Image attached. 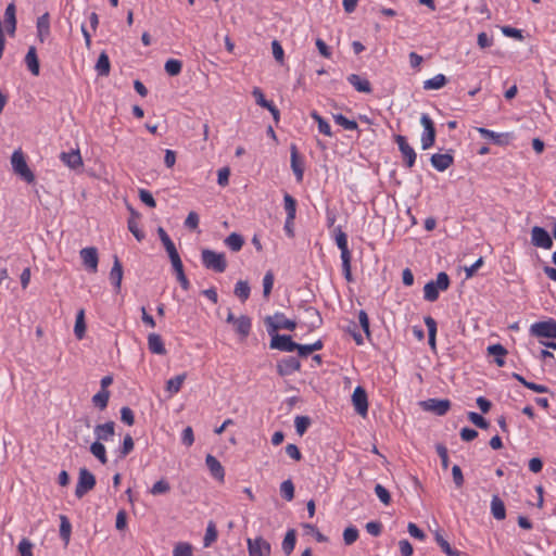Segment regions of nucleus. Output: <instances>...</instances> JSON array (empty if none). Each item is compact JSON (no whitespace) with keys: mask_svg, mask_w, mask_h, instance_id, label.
I'll return each mask as SVG.
<instances>
[{"mask_svg":"<svg viewBox=\"0 0 556 556\" xmlns=\"http://www.w3.org/2000/svg\"><path fill=\"white\" fill-rule=\"evenodd\" d=\"M296 542V532L294 529H290L287 531L285 539L282 541V551L283 553L289 556L294 547Z\"/></svg>","mask_w":556,"mask_h":556,"instance_id":"33","label":"nucleus"},{"mask_svg":"<svg viewBox=\"0 0 556 556\" xmlns=\"http://www.w3.org/2000/svg\"><path fill=\"white\" fill-rule=\"evenodd\" d=\"M25 64H26L27 68L29 70V72L34 76L39 75L40 65H39V60H38V55H37V50L34 46H30L28 48V51L25 55Z\"/></svg>","mask_w":556,"mask_h":556,"instance_id":"20","label":"nucleus"},{"mask_svg":"<svg viewBox=\"0 0 556 556\" xmlns=\"http://www.w3.org/2000/svg\"><path fill=\"white\" fill-rule=\"evenodd\" d=\"M394 140L399 146V150L402 153L405 165L408 168L413 167L416 162L417 154H416L415 150L407 142L406 137H404L402 135H396L394 137Z\"/></svg>","mask_w":556,"mask_h":556,"instance_id":"11","label":"nucleus"},{"mask_svg":"<svg viewBox=\"0 0 556 556\" xmlns=\"http://www.w3.org/2000/svg\"><path fill=\"white\" fill-rule=\"evenodd\" d=\"M115 433V424L114 421H108L105 424H100L94 427V435L98 442L109 441L113 438Z\"/></svg>","mask_w":556,"mask_h":556,"instance_id":"16","label":"nucleus"},{"mask_svg":"<svg viewBox=\"0 0 556 556\" xmlns=\"http://www.w3.org/2000/svg\"><path fill=\"white\" fill-rule=\"evenodd\" d=\"M274 279V274L270 270L263 278V294L265 298H268L273 290Z\"/></svg>","mask_w":556,"mask_h":556,"instance_id":"53","label":"nucleus"},{"mask_svg":"<svg viewBox=\"0 0 556 556\" xmlns=\"http://www.w3.org/2000/svg\"><path fill=\"white\" fill-rule=\"evenodd\" d=\"M134 440L130 434H126L123 445L119 450L121 457L127 456L134 450Z\"/></svg>","mask_w":556,"mask_h":556,"instance_id":"59","label":"nucleus"},{"mask_svg":"<svg viewBox=\"0 0 556 556\" xmlns=\"http://www.w3.org/2000/svg\"><path fill=\"white\" fill-rule=\"evenodd\" d=\"M291 168L296 177L298 181L303 179L304 168L302 163L300 162L299 151L295 144H291Z\"/></svg>","mask_w":556,"mask_h":556,"instance_id":"24","label":"nucleus"},{"mask_svg":"<svg viewBox=\"0 0 556 556\" xmlns=\"http://www.w3.org/2000/svg\"><path fill=\"white\" fill-rule=\"evenodd\" d=\"M420 406L427 412H432L438 416H444L451 408V402L447 399H428L420 402Z\"/></svg>","mask_w":556,"mask_h":556,"instance_id":"10","label":"nucleus"},{"mask_svg":"<svg viewBox=\"0 0 556 556\" xmlns=\"http://www.w3.org/2000/svg\"><path fill=\"white\" fill-rule=\"evenodd\" d=\"M110 399V392L108 390H100L92 396V403L100 409H104L108 406Z\"/></svg>","mask_w":556,"mask_h":556,"instance_id":"45","label":"nucleus"},{"mask_svg":"<svg viewBox=\"0 0 556 556\" xmlns=\"http://www.w3.org/2000/svg\"><path fill=\"white\" fill-rule=\"evenodd\" d=\"M123 279V266L117 255L113 256V266L110 271V280L117 291L121 290Z\"/></svg>","mask_w":556,"mask_h":556,"instance_id":"19","label":"nucleus"},{"mask_svg":"<svg viewBox=\"0 0 556 556\" xmlns=\"http://www.w3.org/2000/svg\"><path fill=\"white\" fill-rule=\"evenodd\" d=\"M431 165L439 172H444L454 163V157L450 153H435L430 159Z\"/></svg>","mask_w":556,"mask_h":556,"instance_id":"17","label":"nucleus"},{"mask_svg":"<svg viewBox=\"0 0 556 556\" xmlns=\"http://www.w3.org/2000/svg\"><path fill=\"white\" fill-rule=\"evenodd\" d=\"M60 521H61V525H60V536L62 538V540L67 545L68 542H70V538H71L72 526H71V522H70L68 518L66 516H64V515L60 516Z\"/></svg>","mask_w":556,"mask_h":556,"instance_id":"38","label":"nucleus"},{"mask_svg":"<svg viewBox=\"0 0 556 556\" xmlns=\"http://www.w3.org/2000/svg\"><path fill=\"white\" fill-rule=\"evenodd\" d=\"M435 541L447 556H462L459 552L451 547L450 543L440 534V532H435Z\"/></svg>","mask_w":556,"mask_h":556,"instance_id":"44","label":"nucleus"},{"mask_svg":"<svg viewBox=\"0 0 556 556\" xmlns=\"http://www.w3.org/2000/svg\"><path fill=\"white\" fill-rule=\"evenodd\" d=\"M99 76H108L110 74L111 64L106 52L102 51L94 66Z\"/></svg>","mask_w":556,"mask_h":556,"instance_id":"30","label":"nucleus"},{"mask_svg":"<svg viewBox=\"0 0 556 556\" xmlns=\"http://www.w3.org/2000/svg\"><path fill=\"white\" fill-rule=\"evenodd\" d=\"M491 514L496 520H504L506 518V508L498 495L492 496Z\"/></svg>","mask_w":556,"mask_h":556,"instance_id":"27","label":"nucleus"},{"mask_svg":"<svg viewBox=\"0 0 556 556\" xmlns=\"http://www.w3.org/2000/svg\"><path fill=\"white\" fill-rule=\"evenodd\" d=\"M468 419L480 429H488L490 426V424L476 412H469Z\"/></svg>","mask_w":556,"mask_h":556,"instance_id":"55","label":"nucleus"},{"mask_svg":"<svg viewBox=\"0 0 556 556\" xmlns=\"http://www.w3.org/2000/svg\"><path fill=\"white\" fill-rule=\"evenodd\" d=\"M265 325L267 327L268 334L277 332L279 329L294 330L296 323L294 320L286 318L282 313H275L273 316L265 318Z\"/></svg>","mask_w":556,"mask_h":556,"instance_id":"4","label":"nucleus"},{"mask_svg":"<svg viewBox=\"0 0 556 556\" xmlns=\"http://www.w3.org/2000/svg\"><path fill=\"white\" fill-rule=\"evenodd\" d=\"M192 545L188 542H178L173 549V556H192Z\"/></svg>","mask_w":556,"mask_h":556,"instance_id":"49","label":"nucleus"},{"mask_svg":"<svg viewBox=\"0 0 556 556\" xmlns=\"http://www.w3.org/2000/svg\"><path fill=\"white\" fill-rule=\"evenodd\" d=\"M233 326L236 332L244 339L250 334L251 331V318L245 315H241L238 317V320H236Z\"/></svg>","mask_w":556,"mask_h":556,"instance_id":"28","label":"nucleus"},{"mask_svg":"<svg viewBox=\"0 0 556 556\" xmlns=\"http://www.w3.org/2000/svg\"><path fill=\"white\" fill-rule=\"evenodd\" d=\"M477 131L483 138L490 139V140H492L493 142H495L497 144L502 143V135L501 134L494 132V131H492L490 129H486V128H483V127H478Z\"/></svg>","mask_w":556,"mask_h":556,"instance_id":"54","label":"nucleus"},{"mask_svg":"<svg viewBox=\"0 0 556 556\" xmlns=\"http://www.w3.org/2000/svg\"><path fill=\"white\" fill-rule=\"evenodd\" d=\"M60 157L70 168L75 169L83 165V160L79 150L62 152Z\"/></svg>","mask_w":556,"mask_h":556,"instance_id":"26","label":"nucleus"},{"mask_svg":"<svg viewBox=\"0 0 556 556\" xmlns=\"http://www.w3.org/2000/svg\"><path fill=\"white\" fill-rule=\"evenodd\" d=\"M358 539V530L355 527H348L343 531V540L346 545H352Z\"/></svg>","mask_w":556,"mask_h":556,"instance_id":"56","label":"nucleus"},{"mask_svg":"<svg viewBox=\"0 0 556 556\" xmlns=\"http://www.w3.org/2000/svg\"><path fill=\"white\" fill-rule=\"evenodd\" d=\"M375 493L384 505H388L391 502V495L383 485L377 484L375 486Z\"/></svg>","mask_w":556,"mask_h":556,"instance_id":"57","label":"nucleus"},{"mask_svg":"<svg viewBox=\"0 0 556 556\" xmlns=\"http://www.w3.org/2000/svg\"><path fill=\"white\" fill-rule=\"evenodd\" d=\"M352 402L356 413L361 416H366L368 412L367 393L364 388H355L352 394Z\"/></svg>","mask_w":556,"mask_h":556,"instance_id":"14","label":"nucleus"},{"mask_svg":"<svg viewBox=\"0 0 556 556\" xmlns=\"http://www.w3.org/2000/svg\"><path fill=\"white\" fill-rule=\"evenodd\" d=\"M280 494L288 502L293 500V497H294V484H293V482L290 479L283 481L280 484Z\"/></svg>","mask_w":556,"mask_h":556,"instance_id":"50","label":"nucleus"},{"mask_svg":"<svg viewBox=\"0 0 556 556\" xmlns=\"http://www.w3.org/2000/svg\"><path fill=\"white\" fill-rule=\"evenodd\" d=\"M186 378H187L186 372H184L181 375H177L174 378H170L166 382V391H168L170 394L178 393L180 391Z\"/></svg>","mask_w":556,"mask_h":556,"instance_id":"34","label":"nucleus"},{"mask_svg":"<svg viewBox=\"0 0 556 556\" xmlns=\"http://www.w3.org/2000/svg\"><path fill=\"white\" fill-rule=\"evenodd\" d=\"M336 243L341 251L342 270L344 278L348 281H352L351 273V252L348 247V236L342 231L341 227L336 229Z\"/></svg>","mask_w":556,"mask_h":556,"instance_id":"1","label":"nucleus"},{"mask_svg":"<svg viewBox=\"0 0 556 556\" xmlns=\"http://www.w3.org/2000/svg\"><path fill=\"white\" fill-rule=\"evenodd\" d=\"M311 422L312 420L308 416H296L294 419L296 433L302 437L311 426Z\"/></svg>","mask_w":556,"mask_h":556,"instance_id":"48","label":"nucleus"},{"mask_svg":"<svg viewBox=\"0 0 556 556\" xmlns=\"http://www.w3.org/2000/svg\"><path fill=\"white\" fill-rule=\"evenodd\" d=\"M182 63L176 59H169L165 63V71L169 76H177L180 74Z\"/></svg>","mask_w":556,"mask_h":556,"instance_id":"51","label":"nucleus"},{"mask_svg":"<svg viewBox=\"0 0 556 556\" xmlns=\"http://www.w3.org/2000/svg\"><path fill=\"white\" fill-rule=\"evenodd\" d=\"M37 36L40 42H43L50 35V16L49 13H45L37 18Z\"/></svg>","mask_w":556,"mask_h":556,"instance_id":"22","label":"nucleus"},{"mask_svg":"<svg viewBox=\"0 0 556 556\" xmlns=\"http://www.w3.org/2000/svg\"><path fill=\"white\" fill-rule=\"evenodd\" d=\"M250 291L251 290H250V286H249L248 281L239 280L236 283L233 292L237 298H239L242 302H244L249 299Z\"/></svg>","mask_w":556,"mask_h":556,"instance_id":"40","label":"nucleus"},{"mask_svg":"<svg viewBox=\"0 0 556 556\" xmlns=\"http://www.w3.org/2000/svg\"><path fill=\"white\" fill-rule=\"evenodd\" d=\"M217 529L214 521H210L206 527V532L203 539V544L205 547L211 546L217 540Z\"/></svg>","mask_w":556,"mask_h":556,"instance_id":"41","label":"nucleus"},{"mask_svg":"<svg viewBox=\"0 0 556 556\" xmlns=\"http://www.w3.org/2000/svg\"><path fill=\"white\" fill-rule=\"evenodd\" d=\"M244 243L243 237L237 232L230 233L225 239V244L233 252H238L241 250Z\"/></svg>","mask_w":556,"mask_h":556,"instance_id":"35","label":"nucleus"},{"mask_svg":"<svg viewBox=\"0 0 556 556\" xmlns=\"http://www.w3.org/2000/svg\"><path fill=\"white\" fill-rule=\"evenodd\" d=\"M306 313L311 316V327L312 328H317L321 325V316L319 314V312L313 307H308L306 309Z\"/></svg>","mask_w":556,"mask_h":556,"instance_id":"63","label":"nucleus"},{"mask_svg":"<svg viewBox=\"0 0 556 556\" xmlns=\"http://www.w3.org/2000/svg\"><path fill=\"white\" fill-rule=\"evenodd\" d=\"M33 543L28 539H23L18 544L21 556H33Z\"/></svg>","mask_w":556,"mask_h":556,"instance_id":"64","label":"nucleus"},{"mask_svg":"<svg viewBox=\"0 0 556 556\" xmlns=\"http://www.w3.org/2000/svg\"><path fill=\"white\" fill-rule=\"evenodd\" d=\"M205 464H206L211 475L215 479H217L219 481H224V477H225L224 467L222 466L220 462L215 456L207 454L205 457Z\"/></svg>","mask_w":556,"mask_h":556,"instance_id":"18","label":"nucleus"},{"mask_svg":"<svg viewBox=\"0 0 556 556\" xmlns=\"http://www.w3.org/2000/svg\"><path fill=\"white\" fill-rule=\"evenodd\" d=\"M74 332L77 339H83L86 332L85 312L80 309L76 315Z\"/></svg>","mask_w":556,"mask_h":556,"instance_id":"37","label":"nucleus"},{"mask_svg":"<svg viewBox=\"0 0 556 556\" xmlns=\"http://www.w3.org/2000/svg\"><path fill=\"white\" fill-rule=\"evenodd\" d=\"M333 119L336 124L340 125L346 130H356L358 128V125L355 121L349 119L342 114H333Z\"/></svg>","mask_w":556,"mask_h":556,"instance_id":"46","label":"nucleus"},{"mask_svg":"<svg viewBox=\"0 0 556 556\" xmlns=\"http://www.w3.org/2000/svg\"><path fill=\"white\" fill-rule=\"evenodd\" d=\"M439 288L435 287L434 281L427 282L424 287V298L429 302H434L439 298Z\"/></svg>","mask_w":556,"mask_h":556,"instance_id":"43","label":"nucleus"},{"mask_svg":"<svg viewBox=\"0 0 556 556\" xmlns=\"http://www.w3.org/2000/svg\"><path fill=\"white\" fill-rule=\"evenodd\" d=\"M80 258L85 267L91 273H97L98 270V251L93 247L84 248L79 252Z\"/></svg>","mask_w":556,"mask_h":556,"instance_id":"13","label":"nucleus"},{"mask_svg":"<svg viewBox=\"0 0 556 556\" xmlns=\"http://www.w3.org/2000/svg\"><path fill=\"white\" fill-rule=\"evenodd\" d=\"M16 8L13 2L9 3L5 8L4 20L7 24V31L10 36H14L16 30Z\"/></svg>","mask_w":556,"mask_h":556,"instance_id":"21","label":"nucleus"},{"mask_svg":"<svg viewBox=\"0 0 556 556\" xmlns=\"http://www.w3.org/2000/svg\"><path fill=\"white\" fill-rule=\"evenodd\" d=\"M489 355H494V362L498 367H503L505 365V355L507 354V350L502 344H493L488 348Z\"/></svg>","mask_w":556,"mask_h":556,"instance_id":"29","label":"nucleus"},{"mask_svg":"<svg viewBox=\"0 0 556 556\" xmlns=\"http://www.w3.org/2000/svg\"><path fill=\"white\" fill-rule=\"evenodd\" d=\"M283 201H285V210L287 212V217H289V219H294L295 213H296V201L289 193L285 194Z\"/></svg>","mask_w":556,"mask_h":556,"instance_id":"47","label":"nucleus"},{"mask_svg":"<svg viewBox=\"0 0 556 556\" xmlns=\"http://www.w3.org/2000/svg\"><path fill=\"white\" fill-rule=\"evenodd\" d=\"M148 348L151 351V353H153V354H157V355L166 354V349L163 343V340H162L161 336L157 333L152 332L148 336Z\"/></svg>","mask_w":556,"mask_h":556,"instance_id":"23","label":"nucleus"},{"mask_svg":"<svg viewBox=\"0 0 556 556\" xmlns=\"http://www.w3.org/2000/svg\"><path fill=\"white\" fill-rule=\"evenodd\" d=\"M90 452L101 464L105 465L108 463L105 447L102 442H93L90 445Z\"/></svg>","mask_w":556,"mask_h":556,"instance_id":"36","label":"nucleus"},{"mask_svg":"<svg viewBox=\"0 0 556 556\" xmlns=\"http://www.w3.org/2000/svg\"><path fill=\"white\" fill-rule=\"evenodd\" d=\"M425 324L428 329L429 345L432 349H434L435 348V336H437V323L432 317L427 316V317H425Z\"/></svg>","mask_w":556,"mask_h":556,"instance_id":"39","label":"nucleus"},{"mask_svg":"<svg viewBox=\"0 0 556 556\" xmlns=\"http://www.w3.org/2000/svg\"><path fill=\"white\" fill-rule=\"evenodd\" d=\"M169 490H170V485H169L168 481H166L165 479H161L152 485L150 493L152 495H161V494L168 493Z\"/></svg>","mask_w":556,"mask_h":556,"instance_id":"52","label":"nucleus"},{"mask_svg":"<svg viewBox=\"0 0 556 556\" xmlns=\"http://www.w3.org/2000/svg\"><path fill=\"white\" fill-rule=\"evenodd\" d=\"M131 217L128 219V230L134 235V237L138 241H142L144 239V232L141 231L138 227V223L136 219L140 217L139 213L130 208Z\"/></svg>","mask_w":556,"mask_h":556,"instance_id":"31","label":"nucleus"},{"mask_svg":"<svg viewBox=\"0 0 556 556\" xmlns=\"http://www.w3.org/2000/svg\"><path fill=\"white\" fill-rule=\"evenodd\" d=\"M96 485V477L87 468L79 469L78 481L75 489V495L81 498Z\"/></svg>","mask_w":556,"mask_h":556,"instance_id":"6","label":"nucleus"},{"mask_svg":"<svg viewBox=\"0 0 556 556\" xmlns=\"http://www.w3.org/2000/svg\"><path fill=\"white\" fill-rule=\"evenodd\" d=\"M201 260L205 268L214 270L215 273H224L227 268V261L224 253L203 249Z\"/></svg>","mask_w":556,"mask_h":556,"instance_id":"2","label":"nucleus"},{"mask_svg":"<svg viewBox=\"0 0 556 556\" xmlns=\"http://www.w3.org/2000/svg\"><path fill=\"white\" fill-rule=\"evenodd\" d=\"M271 337L269 348L283 352H293L298 348V343L292 341L288 334H279L277 332L269 334Z\"/></svg>","mask_w":556,"mask_h":556,"instance_id":"9","label":"nucleus"},{"mask_svg":"<svg viewBox=\"0 0 556 556\" xmlns=\"http://www.w3.org/2000/svg\"><path fill=\"white\" fill-rule=\"evenodd\" d=\"M311 117L315 122H317L319 132H321L323 135L328 136V137L332 136L330 125L316 111H313L311 113Z\"/></svg>","mask_w":556,"mask_h":556,"instance_id":"42","label":"nucleus"},{"mask_svg":"<svg viewBox=\"0 0 556 556\" xmlns=\"http://www.w3.org/2000/svg\"><path fill=\"white\" fill-rule=\"evenodd\" d=\"M531 336L542 339H556V320L549 318L547 320L538 321L530 327Z\"/></svg>","mask_w":556,"mask_h":556,"instance_id":"5","label":"nucleus"},{"mask_svg":"<svg viewBox=\"0 0 556 556\" xmlns=\"http://www.w3.org/2000/svg\"><path fill=\"white\" fill-rule=\"evenodd\" d=\"M252 94L260 106L264 109L269 108L271 102L265 99L263 91L258 87L253 89Z\"/></svg>","mask_w":556,"mask_h":556,"instance_id":"58","label":"nucleus"},{"mask_svg":"<svg viewBox=\"0 0 556 556\" xmlns=\"http://www.w3.org/2000/svg\"><path fill=\"white\" fill-rule=\"evenodd\" d=\"M348 81L359 92L369 93L371 92V85L368 79L362 78L357 74H351L348 76Z\"/></svg>","mask_w":556,"mask_h":556,"instance_id":"25","label":"nucleus"},{"mask_svg":"<svg viewBox=\"0 0 556 556\" xmlns=\"http://www.w3.org/2000/svg\"><path fill=\"white\" fill-rule=\"evenodd\" d=\"M531 242L534 247L542 249H551L553 247L549 233L539 226H534L531 230Z\"/></svg>","mask_w":556,"mask_h":556,"instance_id":"12","label":"nucleus"},{"mask_svg":"<svg viewBox=\"0 0 556 556\" xmlns=\"http://www.w3.org/2000/svg\"><path fill=\"white\" fill-rule=\"evenodd\" d=\"M420 124L424 127V132L421 135V148L424 150L430 149L435 141V127L433 121L427 114H422L420 117Z\"/></svg>","mask_w":556,"mask_h":556,"instance_id":"7","label":"nucleus"},{"mask_svg":"<svg viewBox=\"0 0 556 556\" xmlns=\"http://www.w3.org/2000/svg\"><path fill=\"white\" fill-rule=\"evenodd\" d=\"M139 198L140 200L149 207H155L156 202L152 195V193L146 189L139 190Z\"/></svg>","mask_w":556,"mask_h":556,"instance_id":"61","label":"nucleus"},{"mask_svg":"<svg viewBox=\"0 0 556 556\" xmlns=\"http://www.w3.org/2000/svg\"><path fill=\"white\" fill-rule=\"evenodd\" d=\"M11 164L14 173L18 175L22 179H24L26 182L31 184L35 181V175L29 169L22 151L16 150L13 152L11 156Z\"/></svg>","mask_w":556,"mask_h":556,"instance_id":"3","label":"nucleus"},{"mask_svg":"<svg viewBox=\"0 0 556 556\" xmlns=\"http://www.w3.org/2000/svg\"><path fill=\"white\" fill-rule=\"evenodd\" d=\"M249 556H269L271 546L263 536L247 540Z\"/></svg>","mask_w":556,"mask_h":556,"instance_id":"8","label":"nucleus"},{"mask_svg":"<svg viewBox=\"0 0 556 556\" xmlns=\"http://www.w3.org/2000/svg\"><path fill=\"white\" fill-rule=\"evenodd\" d=\"M301 363L294 356H288L280 359L277 364V371L281 377L290 376L300 370Z\"/></svg>","mask_w":556,"mask_h":556,"instance_id":"15","label":"nucleus"},{"mask_svg":"<svg viewBox=\"0 0 556 556\" xmlns=\"http://www.w3.org/2000/svg\"><path fill=\"white\" fill-rule=\"evenodd\" d=\"M447 83L446 77L443 74H438L434 77L424 81L425 90H438L444 87Z\"/></svg>","mask_w":556,"mask_h":556,"instance_id":"32","label":"nucleus"},{"mask_svg":"<svg viewBox=\"0 0 556 556\" xmlns=\"http://www.w3.org/2000/svg\"><path fill=\"white\" fill-rule=\"evenodd\" d=\"M121 419L126 425L132 426L134 422H135L134 412L129 407H127V406L122 407V409H121Z\"/></svg>","mask_w":556,"mask_h":556,"instance_id":"62","label":"nucleus"},{"mask_svg":"<svg viewBox=\"0 0 556 556\" xmlns=\"http://www.w3.org/2000/svg\"><path fill=\"white\" fill-rule=\"evenodd\" d=\"M433 281H434L435 287L442 291L446 290L450 286V278H448L447 274L444 271L439 273L437 276V279Z\"/></svg>","mask_w":556,"mask_h":556,"instance_id":"60","label":"nucleus"}]
</instances>
